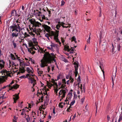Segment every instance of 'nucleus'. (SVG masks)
<instances>
[{"mask_svg": "<svg viewBox=\"0 0 122 122\" xmlns=\"http://www.w3.org/2000/svg\"><path fill=\"white\" fill-rule=\"evenodd\" d=\"M44 57L45 58L46 63H51L52 57L49 53L47 52L45 53L44 55Z\"/></svg>", "mask_w": 122, "mask_h": 122, "instance_id": "f257e3e1", "label": "nucleus"}, {"mask_svg": "<svg viewBox=\"0 0 122 122\" xmlns=\"http://www.w3.org/2000/svg\"><path fill=\"white\" fill-rule=\"evenodd\" d=\"M20 24H17L16 25L15 24L14 25H12L10 27V29H12V32L15 31L17 32L19 31L18 29H20V27L19 26Z\"/></svg>", "mask_w": 122, "mask_h": 122, "instance_id": "f03ea898", "label": "nucleus"}, {"mask_svg": "<svg viewBox=\"0 0 122 122\" xmlns=\"http://www.w3.org/2000/svg\"><path fill=\"white\" fill-rule=\"evenodd\" d=\"M29 21L31 24L33 25V26L35 27H39L41 25V23L38 21H36L35 20H33L31 19L29 20Z\"/></svg>", "mask_w": 122, "mask_h": 122, "instance_id": "7ed1b4c3", "label": "nucleus"}, {"mask_svg": "<svg viewBox=\"0 0 122 122\" xmlns=\"http://www.w3.org/2000/svg\"><path fill=\"white\" fill-rule=\"evenodd\" d=\"M37 95L38 97H39L40 98L39 99V102L38 103H39L40 102H43V95L41 91V93L38 92L37 93Z\"/></svg>", "mask_w": 122, "mask_h": 122, "instance_id": "20e7f679", "label": "nucleus"}, {"mask_svg": "<svg viewBox=\"0 0 122 122\" xmlns=\"http://www.w3.org/2000/svg\"><path fill=\"white\" fill-rule=\"evenodd\" d=\"M33 31V32L32 31H30L29 30V33L30 35L33 36H35V34H37V31L38 32H39V30H37L35 28L34 29H32Z\"/></svg>", "mask_w": 122, "mask_h": 122, "instance_id": "39448f33", "label": "nucleus"}, {"mask_svg": "<svg viewBox=\"0 0 122 122\" xmlns=\"http://www.w3.org/2000/svg\"><path fill=\"white\" fill-rule=\"evenodd\" d=\"M71 49L69 48V46L67 45L65 46L64 49H65L66 51H67L68 52H69L71 50V51L70 52V53H73V52L74 51V47H73L72 48L71 47Z\"/></svg>", "mask_w": 122, "mask_h": 122, "instance_id": "423d86ee", "label": "nucleus"}, {"mask_svg": "<svg viewBox=\"0 0 122 122\" xmlns=\"http://www.w3.org/2000/svg\"><path fill=\"white\" fill-rule=\"evenodd\" d=\"M42 26L44 28L45 30L48 33H50V30H51V28L50 27L45 24H43Z\"/></svg>", "mask_w": 122, "mask_h": 122, "instance_id": "0eeeda50", "label": "nucleus"}, {"mask_svg": "<svg viewBox=\"0 0 122 122\" xmlns=\"http://www.w3.org/2000/svg\"><path fill=\"white\" fill-rule=\"evenodd\" d=\"M66 92L65 90L62 89L60 91L59 93V96H60L62 94L63 95H62L61 97L64 98L65 97Z\"/></svg>", "mask_w": 122, "mask_h": 122, "instance_id": "6e6552de", "label": "nucleus"}, {"mask_svg": "<svg viewBox=\"0 0 122 122\" xmlns=\"http://www.w3.org/2000/svg\"><path fill=\"white\" fill-rule=\"evenodd\" d=\"M19 93L17 94L16 93L15 94V95H13V96L15 97H13V99L14 101V103H15L16 102V101L19 99Z\"/></svg>", "mask_w": 122, "mask_h": 122, "instance_id": "1a4fd4ad", "label": "nucleus"}, {"mask_svg": "<svg viewBox=\"0 0 122 122\" xmlns=\"http://www.w3.org/2000/svg\"><path fill=\"white\" fill-rule=\"evenodd\" d=\"M28 79L30 80V82H29L31 84L33 83V87L34 86L35 84H36L35 83L36 82V80L34 79V78H28Z\"/></svg>", "mask_w": 122, "mask_h": 122, "instance_id": "9d476101", "label": "nucleus"}, {"mask_svg": "<svg viewBox=\"0 0 122 122\" xmlns=\"http://www.w3.org/2000/svg\"><path fill=\"white\" fill-rule=\"evenodd\" d=\"M75 75L76 77L77 76L78 72V65L77 64H75Z\"/></svg>", "mask_w": 122, "mask_h": 122, "instance_id": "9b49d317", "label": "nucleus"}, {"mask_svg": "<svg viewBox=\"0 0 122 122\" xmlns=\"http://www.w3.org/2000/svg\"><path fill=\"white\" fill-rule=\"evenodd\" d=\"M41 66L42 67H44L45 66H47V65H46V63L43 60H41Z\"/></svg>", "mask_w": 122, "mask_h": 122, "instance_id": "f8f14e48", "label": "nucleus"}, {"mask_svg": "<svg viewBox=\"0 0 122 122\" xmlns=\"http://www.w3.org/2000/svg\"><path fill=\"white\" fill-rule=\"evenodd\" d=\"M17 31H16L15 32H13L11 34V36L12 38H13L14 37H17L18 36L19 33L20 32V31H19V32L17 33Z\"/></svg>", "mask_w": 122, "mask_h": 122, "instance_id": "ddd939ff", "label": "nucleus"}, {"mask_svg": "<svg viewBox=\"0 0 122 122\" xmlns=\"http://www.w3.org/2000/svg\"><path fill=\"white\" fill-rule=\"evenodd\" d=\"M19 85L17 84H16L14 85L12 87L9 88V90H11L12 89L14 88L15 89H16L18 88Z\"/></svg>", "mask_w": 122, "mask_h": 122, "instance_id": "4468645a", "label": "nucleus"}, {"mask_svg": "<svg viewBox=\"0 0 122 122\" xmlns=\"http://www.w3.org/2000/svg\"><path fill=\"white\" fill-rule=\"evenodd\" d=\"M99 64H100V66L99 67L101 69V70L102 71L103 76H104V72L103 71V70L102 69V66H103V62H102V61H99Z\"/></svg>", "mask_w": 122, "mask_h": 122, "instance_id": "2eb2a0df", "label": "nucleus"}, {"mask_svg": "<svg viewBox=\"0 0 122 122\" xmlns=\"http://www.w3.org/2000/svg\"><path fill=\"white\" fill-rule=\"evenodd\" d=\"M34 14L35 15L39 16L40 14H41V11H39L37 10H34Z\"/></svg>", "mask_w": 122, "mask_h": 122, "instance_id": "dca6fc26", "label": "nucleus"}, {"mask_svg": "<svg viewBox=\"0 0 122 122\" xmlns=\"http://www.w3.org/2000/svg\"><path fill=\"white\" fill-rule=\"evenodd\" d=\"M16 11L15 10H12L11 12V15L10 16V17L11 18L12 16H14L15 14L16 13Z\"/></svg>", "mask_w": 122, "mask_h": 122, "instance_id": "f3484780", "label": "nucleus"}, {"mask_svg": "<svg viewBox=\"0 0 122 122\" xmlns=\"http://www.w3.org/2000/svg\"><path fill=\"white\" fill-rule=\"evenodd\" d=\"M61 22H60V21L58 22V24L56 25V27L57 30H59V29L60 28L61 25Z\"/></svg>", "mask_w": 122, "mask_h": 122, "instance_id": "a211bd4d", "label": "nucleus"}, {"mask_svg": "<svg viewBox=\"0 0 122 122\" xmlns=\"http://www.w3.org/2000/svg\"><path fill=\"white\" fill-rule=\"evenodd\" d=\"M58 34H56V35H55V36L54 37V39L57 42H59V39L58 38Z\"/></svg>", "mask_w": 122, "mask_h": 122, "instance_id": "6ab92c4d", "label": "nucleus"}, {"mask_svg": "<svg viewBox=\"0 0 122 122\" xmlns=\"http://www.w3.org/2000/svg\"><path fill=\"white\" fill-rule=\"evenodd\" d=\"M58 32V33H55L54 32V31H51L50 32V34L51 35V36H54V37L55 36V35H56V34H58V33L59 32V31H57Z\"/></svg>", "mask_w": 122, "mask_h": 122, "instance_id": "aec40b11", "label": "nucleus"}, {"mask_svg": "<svg viewBox=\"0 0 122 122\" xmlns=\"http://www.w3.org/2000/svg\"><path fill=\"white\" fill-rule=\"evenodd\" d=\"M10 56L11 57V59L13 60H15L16 59L15 57L14 56V55L12 53L10 54Z\"/></svg>", "mask_w": 122, "mask_h": 122, "instance_id": "412c9836", "label": "nucleus"}, {"mask_svg": "<svg viewBox=\"0 0 122 122\" xmlns=\"http://www.w3.org/2000/svg\"><path fill=\"white\" fill-rule=\"evenodd\" d=\"M37 72L38 74L39 75V76H41V74H42V73L43 72V71H41L40 70V69L39 68H38L37 69Z\"/></svg>", "mask_w": 122, "mask_h": 122, "instance_id": "4be33fe9", "label": "nucleus"}, {"mask_svg": "<svg viewBox=\"0 0 122 122\" xmlns=\"http://www.w3.org/2000/svg\"><path fill=\"white\" fill-rule=\"evenodd\" d=\"M66 25H67V24H65L64 23H63V22H61V25L63 28H68V26H66Z\"/></svg>", "mask_w": 122, "mask_h": 122, "instance_id": "5701e85b", "label": "nucleus"}, {"mask_svg": "<svg viewBox=\"0 0 122 122\" xmlns=\"http://www.w3.org/2000/svg\"><path fill=\"white\" fill-rule=\"evenodd\" d=\"M122 120V112L119 116V118L118 119V122H120Z\"/></svg>", "mask_w": 122, "mask_h": 122, "instance_id": "b1692460", "label": "nucleus"}, {"mask_svg": "<svg viewBox=\"0 0 122 122\" xmlns=\"http://www.w3.org/2000/svg\"><path fill=\"white\" fill-rule=\"evenodd\" d=\"M12 42L13 46H14V48H15L17 46L15 42L13 40L12 41Z\"/></svg>", "mask_w": 122, "mask_h": 122, "instance_id": "393cba45", "label": "nucleus"}, {"mask_svg": "<svg viewBox=\"0 0 122 122\" xmlns=\"http://www.w3.org/2000/svg\"><path fill=\"white\" fill-rule=\"evenodd\" d=\"M5 64H3V63L0 62V69H1L4 67Z\"/></svg>", "mask_w": 122, "mask_h": 122, "instance_id": "a878e982", "label": "nucleus"}, {"mask_svg": "<svg viewBox=\"0 0 122 122\" xmlns=\"http://www.w3.org/2000/svg\"><path fill=\"white\" fill-rule=\"evenodd\" d=\"M26 71L28 73H30L31 72L32 73V70H31L29 67L26 68Z\"/></svg>", "mask_w": 122, "mask_h": 122, "instance_id": "bb28decb", "label": "nucleus"}, {"mask_svg": "<svg viewBox=\"0 0 122 122\" xmlns=\"http://www.w3.org/2000/svg\"><path fill=\"white\" fill-rule=\"evenodd\" d=\"M33 42L36 45H37L38 43L36 39L35 38H33Z\"/></svg>", "mask_w": 122, "mask_h": 122, "instance_id": "cd10ccee", "label": "nucleus"}, {"mask_svg": "<svg viewBox=\"0 0 122 122\" xmlns=\"http://www.w3.org/2000/svg\"><path fill=\"white\" fill-rule=\"evenodd\" d=\"M29 46V47H32L33 46H34V45L33 44V43L32 42H30L28 43Z\"/></svg>", "mask_w": 122, "mask_h": 122, "instance_id": "c85d7f7f", "label": "nucleus"}, {"mask_svg": "<svg viewBox=\"0 0 122 122\" xmlns=\"http://www.w3.org/2000/svg\"><path fill=\"white\" fill-rule=\"evenodd\" d=\"M72 107H71V106H70L68 108L67 110V111L68 112H70V111H71L72 110Z\"/></svg>", "mask_w": 122, "mask_h": 122, "instance_id": "c756f323", "label": "nucleus"}, {"mask_svg": "<svg viewBox=\"0 0 122 122\" xmlns=\"http://www.w3.org/2000/svg\"><path fill=\"white\" fill-rule=\"evenodd\" d=\"M69 79L71 81H70V83H72L74 81V79L72 78L71 76L70 77Z\"/></svg>", "mask_w": 122, "mask_h": 122, "instance_id": "7c9ffc66", "label": "nucleus"}, {"mask_svg": "<svg viewBox=\"0 0 122 122\" xmlns=\"http://www.w3.org/2000/svg\"><path fill=\"white\" fill-rule=\"evenodd\" d=\"M72 39V41H74L75 43L76 42V39L75 36H73L71 38Z\"/></svg>", "mask_w": 122, "mask_h": 122, "instance_id": "2f4dec72", "label": "nucleus"}, {"mask_svg": "<svg viewBox=\"0 0 122 122\" xmlns=\"http://www.w3.org/2000/svg\"><path fill=\"white\" fill-rule=\"evenodd\" d=\"M47 84L48 85L49 88L50 87H51L52 86H53V84H51V83L50 82H47Z\"/></svg>", "mask_w": 122, "mask_h": 122, "instance_id": "473e14b6", "label": "nucleus"}, {"mask_svg": "<svg viewBox=\"0 0 122 122\" xmlns=\"http://www.w3.org/2000/svg\"><path fill=\"white\" fill-rule=\"evenodd\" d=\"M63 102H61V103H59V107L61 108H62L63 107Z\"/></svg>", "mask_w": 122, "mask_h": 122, "instance_id": "72a5a7b5", "label": "nucleus"}, {"mask_svg": "<svg viewBox=\"0 0 122 122\" xmlns=\"http://www.w3.org/2000/svg\"><path fill=\"white\" fill-rule=\"evenodd\" d=\"M118 50L119 51L120 50L121 46L119 44H117V46Z\"/></svg>", "mask_w": 122, "mask_h": 122, "instance_id": "f704fd0d", "label": "nucleus"}, {"mask_svg": "<svg viewBox=\"0 0 122 122\" xmlns=\"http://www.w3.org/2000/svg\"><path fill=\"white\" fill-rule=\"evenodd\" d=\"M45 92H46V93H45V92H43V94H45V95H47V96H46V101H48L49 100V99L48 98H47V91H46V90H45Z\"/></svg>", "mask_w": 122, "mask_h": 122, "instance_id": "c9c22d12", "label": "nucleus"}, {"mask_svg": "<svg viewBox=\"0 0 122 122\" xmlns=\"http://www.w3.org/2000/svg\"><path fill=\"white\" fill-rule=\"evenodd\" d=\"M72 95V93L71 94L70 93H69L68 94V95H67L66 98L67 99V98H68L70 99V97H71V95Z\"/></svg>", "mask_w": 122, "mask_h": 122, "instance_id": "e433bc0d", "label": "nucleus"}, {"mask_svg": "<svg viewBox=\"0 0 122 122\" xmlns=\"http://www.w3.org/2000/svg\"><path fill=\"white\" fill-rule=\"evenodd\" d=\"M53 86H54V87L55 88V86L56 87V88H58V85L56 82H55L53 83Z\"/></svg>", "mask_w": 122, "mask_h": 122, "instance_id": "4c0bfd02", "label": "nucleus"}, {"mask_svg": "<svg viewBox=\"0 0 122 122\" xmlns=\"http://www.w3.org/2000/svg\"><path fill=\"white\" fill-rule=\"evenodd\" d=\"M54 90L56 94L57 95V92L58 90V88H55Z\"/></svg>", "mask_w": 122, "mask_h": 122, "instance_id": "58836bf2", "label": "nucleus"}, {"mask_svg": "<svg viewBox=\"0 0 122 122\" xmlns=\"http://www.w3.org/2000/svg\"><path fill=\"white\" fill-rule=\"evenodd\" d=\"M32 50V51H33V50H36V49L34 47V46H33L30 48Z\"/></svg>", "mask_w": 122, "mask_h": 122, "instance_id": "ea45409f", "label": "nucleus"}, {"mask_svg": "<svg viewBox=\"0 0 122 122\" xmlns=\"http://www.w3.org/2000/svg\"><path fill=\"white\" fill-rule=\"evenodd\" d=\"M24 35L25 36V37H27L30 36V35H29L26 32L25 33Z\"/></svg>", "mask_w": 122, "mask_h": 122, "instance_id": "a19ab883", "label": "nucleus"}, {"mask_svg": "<svg viewBox=\"0 0 122 122\" xmlns=\"http://www.w3.org/2000/svg\"><path fill=\"white\" fill-rule=\"evenodd\" d=\"M91 39V37L90 36V35L89 36V37L87 41V43H90V40Z\"/></svg>", "mask_w": 122, "mask_h": 122, "instance_id": "79ce46f5", "label": "nucleus"}, {"mask_svg": "<svg viewBox=\"0 0 122 122\" xmlns=\"http://www.w3.org/2000/svg\"><path fill=\"white\" fill-rule=\"evenodd\" d=\"M75 102V101L74 100H73L72 102H71L70 104V106H71L74 104Z\"/></svg>", "mask_w": 122, "mask_h": 122, "instance_id": "37998d69", "label": "nucleus"}, {"mask_svg": "<svg viewBox=\"0 0 122 122\" xmlns=\"http://www.w3.org/2000/svg\"><path fill=\"white\" fill-rule=\"evenodd\" d=\"M30 60H29V61H31L33 63H34L35 61L33 59H32L31 58H29Z\"/></svg>", "mask_w": 122, "mask_h": 122, "instance_id": "c03bdc74", "label": "nucleus"}, {"mask_svg": "<svg viewBox=\"0 0 122 122\" xmlns=\"http://www.w3.org/2000/svg\"><path fill=\"white\" fill-rule=\"evenodd\" d=\"M62 82L63 83V84H66V80L65 79H63L62 80Z\"/></svg>", "mask_w": 122, "mask_h": 122, "instance_id": "a18cd8bd", "label": "nucleus"}, {"mask_svg": "<svg viewBox=\"0 0 122 122\" xmlns=\"http://www.w3.org/2000/svg\"><path fill=\"white\" fill-rule=\"evenodd\" d=\"M45 36L46 37H48L51 36V35L50 34L48 33H46L45 34Z\"/></svg>", "mask_w": 122, "mask_h": 122, "instance_id": "49530a36", "label": "nucleus"}, {"mask_svg": "<svg viewBox=\"0 0 122 122\" xmlns=\"http://www.w3.org/2000/svg\"><path fill=\"white\" fill-rule=\"evenodd\" d=\"M14 83V81L13 80L10 83L9 85H8L9 87H10L11 86V85Z\"/></svg>", "mask_w": 122, "mask_h": 122, "instance_id": "de8ad7c7", "label": "nucleus"}, {"mask_svg": "<svg viewBox=\"0 0 122 122\" xmlns=\"http://www.w3.org/2000/svg\"><path fill=\"white\" fill-rule=\"evenodd\" d=\"M65 3V2L63 0H62L61 1V5L62 6L64 5Z\"/></svg>", "mask_w": 122, "mask_h": 122, "instance_id": "09e8293b", "label": "nucleus"}, {"mask_svg": "<svg viewBox=\"0 0 122 122\" xmlns=\"http://www.w3.org/2000/svg\"><path fill=\"white\" fill-rule=\"evenodd\" d=\"M112 46L113 47V48H112V54H114V47H113V45L112 44Z\"/></svg>", "mask_w": 122, "mask_h": 122, "instance_id": "8fccbe9b", "label": "nucleus"}, {"mask_svg": "<svg viewBox=\"0 0 122 122\" xmlns=\"http://www.w3.org/2000/svg\"><path fill=\"white\" fill-rule=\"evenodd\" d=\"M75 11V15H77L78 13V11L77 10H75L74 11Z\"/></svg>", "mask_w": 122, "mask_h": 122, "instance_id": "3c124183", "label": "nucleus"}, {"mask_svg": "<svg viewBox=\"0 0 122 122\" xmlns=\"http://www.w3.org/2000/svg\"><path fill=\"white\" fill-rule=\"evenodd\" d=\"M12 67H14V66H15V68L16 69V65H15V63L14 62H13L12 63Z\"/></svg>", "mask_w": 122, "mask_h": 122, "instance_id": "603ef678", "label": "nucleus"}, {"mask_svg": "<svg viewBox=\"0 0 122 122\" xmlns=\"http://www.w3.org/2000/svg\"><path fill=\"white\" fill-rule=\"evenodd\" d=\"M91 13V11H86V15H88V14H87V13H88L89 14H90Z\"/></svg>", "mask_w": 122, "mask_h": 122, "instance_id": "864d4df0", "label": "nucleus"}, {"mask_svg": "<svg viewBox=\"0 0 122 122\" xmlns=\"http://www.w3.org/2000/svg\"><path fill=\"white\" fill-rule=\"evenodd\" d=\"M21 78H26V76L24 75L22 76H21L20 77Z\"/></svg>", "mask_w": 122, "mask_h": 122, "instance_id": "5fc2aeb1", "label": "nucleus"}, {"mask_svg": "<svg viewBox=\"0 0 122 122\" xmlns=\"http://www.w3.org/2000/svg\"><path fill=\"white\" fill-rule=\"evenodd\" d=\"M5 80L2 79H0V82L3 83L4 82Z\"/></svg>", "mask_w": 122, "mask_h": 122, "instance_id": "6e6d98bb", "label": "nucleus"}, {"mask_svg": "<svg viewBox=\"0 0 122 122\" xmlns=\"http://www.w3.org/2000/svg\"><path fill=\"white\" fill-rule=\"evenodd\" d=\"M30 74H28L26 75V78L28 77H29V78H30Z\"/></svg>", "mask_w": 122, "mask_h": 122, "instance_id": "4d7b16f0", "label": "nucleus"}, {"mask_svg": "<svg viewBox=\"0 0 122 122\" xmlns=\"http://www.w3.org/2000/svg\"><path fill=\"white\" fill-rule=\"evenodd\" d=\"M42 19L45 20V19H46L45 16L44 15H43V16L42 17Z\"/></svg>", "mask_w": 122, "mask_h": 122, "instance_id": "13d9d810", "label": "nucleus"}, {"mask_svg": "<svg viewBox=\"0 0 122 122\" xmlns=\"http://www.w3.org/2000/svg\"><path fill=\"white\" fill-rule=\"evenodd\" d=\"M64 84H63L61 86V88H64L65 87V86L63 85Z\"/></svg>", "mask_w": 122, "mask_h": 122, "instance_id": "bf43d9fd", "label": "nucleus"}, {"mask_svg": "<svg viewBox=\"0 0 122 122\" xmlns=\"http://www.w3.org/2000/svg\"><path fill=\"white\" fill-rule=\"evenodd\" d=\"M77 80L78 81H81V79H80V76H79L78 77V78L77 79Z\"/></svg>", "mask_w": 122, "mask_h": 122, "instance_id": "052dcab7", "label": "nucleus"}, {"mask_svg": "<svg viewBox=\"0 0 122 122\" xmlns=\"http://www.w3.org/2000/svg\"><path fill=\"white\" fill-rule=\"evenodd\" d=\"M87 105H86V106L85 107V109L86 110V112L88 110V108L87 107Z\"/></svg>", "mask_w": 122, "mask_h": 122, "instance_id": "680f3d73", "label": "nucleus"}, {"mask_svg": "<svg viewBox=\"0 0 122 122\" xmlns=\"http://www.w3.org/2000/svg\"><path fill=\"white\" fill-rule=\"evenodd\" d=\"M100 15H99V16L100 17H101V12H102V11H101V9L100 8Z\"/></svg>", "mask_w": 122, "mask_h": 122, "instance_id": "e2e57ef3", "label": "nucleus"}, {"mask_svg": "<svg viewBox=\"0 0 122 122\" xmlns=\"http://www.w3.org/2000/svg\"><path fill=\"white\" fill-rule=\"evenodd\" d=\"M84 98H82L81 100V102L82 103H83L84 101Z\"/></svg>", "mask_w": 122, "mask_h": 122, "instance_id": "0e129e2a", "label": "nucleus"}, {"mask_svg": "<svg viewBox=\"0 0 122 122\" xmlns=\"http://www.w3.org/2000/svg\"><path fill=\"white\" fill-rule=\"evenodd\" d=\"M1 97H2V99H5L6 98L5 97H4V95H2L1 96Z\"/></svg>", "mask_w": 122, "mask_h": 122, "instance_id": "69168bd1", "label": "nucleus"}, {"mask_svg": "<svg viewBox=\"0 0 122 122\" xmlns=\"http://www.w3.org/2000/svg\"><path fill=\"white\" fill-rule=\"evenodd\" d=\"M20 71H21L22 73H23V71H24L23 69H20Z\"/></svg>", "mask_w": 122, "mask_h": 122, "instance_id": "338daca9", "label": "nucleus"}, {"mask_svg": "<svg viewBox=\"0 0 122 122\" xmlns=\"http://www.w3.org/2000/svg\"><path fill=\"white\" fill-rule=\"evenodd\" d=\"M60 75H59L57 76V80H58L60 79Z\"/></svg>", "mask_w": 122, "mask_h": 122, "instance_id": "774afa93", "label": "nucleus"}]
</instances>
